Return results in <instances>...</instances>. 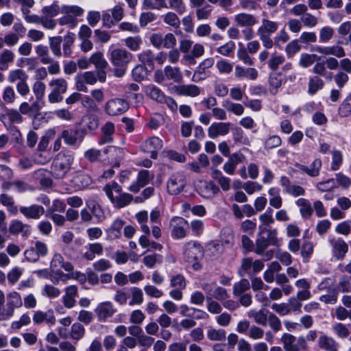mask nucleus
<instances>
[{
    "instance_id": "1",
    "label": "nucleus",
    "mask_w": 351,
    "mask_h": 351,
    "mask_svg": "<svg viewBox=\"0 0 351 351\" xmlns=\"http://www.w3.org/2000/svg\"><path fill=\"white\" fill-rule=\"evenodd\" d=\"M109 59L114 68V75L123 77L127 70L128 64L132 61L133 55L123 48H110L108 51Z\"/></svg>"
},
{
    "instance_id": "2",
    "label": "nucleus",
    "mask_w": 351,
    "mask_h": 351,
    "mask_svg": "<svg viewBox=\"0 0 351 351\" xmlns=\"http://www.w3.org/2000/svg\"><path fill=\"white\" fill-rule=\"evenodd\" d=\"M280 23L267 18H263L256 30V34L265 49H271L274 46L271 36L277 32Z\"/></svg>"
},
{
    "instance_id": "3",
    "label": "nucleus",
    "mask_w": 351,
    "mask_h": 351,
    "mask_svg": "<svg viewBox=\"0 0 351 351\" xmlns=\"http://www.w3.org/2000/svg\"><path fill=\"white\" fill-rule=\"evenodd\" d=\"M104 191L110 202L117 208H123L128 206L133 199L132 195L121 193L122 187L115 182L106 184Z\"/></svg>"
},
{
    "instance_id": "4",
    "label": "nucleus",
    "mask_w": 351,
    "mask_h": 351,
    "mask_svg": "<svg viewBox=\"0 0 351 351\" xmlns=\"http://www.w3.org/2000/svg\"><path fill=\"white\" fill-rule=\"evenodd\" d=\"M63 16L58 19L60 25H68L74 28L77 25V16L84 14V10L78 5H64L61 7V12Z\"/></svg>"
},
{
    "instance_id": "5",
    "label": "nucleus",
    "mask_w": 351,
    "mask_h": 351,
    "mask_svg": "<svg viewBox=\"0 0 351 351\" xmlns=\"http://www.w3.org/2000/svg\"><path fill=\"white\" fill-rule=\"evenodd\" d=\"M71 163V158L60 152L53 161L51 171L56 178H63L70 169Z\"/></svg>"
},
{
    "instance_id": "6",
    "label": "nucleus",
    "mask_w": 351,
    "mask_h": 351,
    "mask_svg": "<svg viewBox=\"0 0 351 351\" xmlns=\"http://www.w3.org/2000/svg\"><path fill=\"white\" fill-rule=\"evenodd\" d=\"M51 88V93L48 95V100L51 104L59 103L62 101V94L66 91L67 82L63 78H56L52 80L49 84Z\"/></svg>"
},
{
    "instance_id": "7",
    "label": "nucleus",
    "mask_w": 351,
    "mask_h": 351,
    "mask_svg": "<svg viewBox=\"0 0 351 351\" xmlns=\"http://www.w3.org/2000/svg\"><path fill=\"white\" fill-rule=\"evenodd\" d=\"M130 108L128 101L122 98L109 99L104 106V111L109 116H118L125 113Z\"/></svg>"
},
{
    "instance_id": "8",
    "label": "nucleus",
    "mask_w": 351,
    "mask_h": 351,
    "mask_svg": "<svg viewBox=\"0 0 351 351\" xmlns=\"http://www.w3.org/2000/svg\"><path fill=\"white\" fill-rule=\"evenodd\" d=\"M171 227V237L174 239H182L186 236V230L189 227L188 221L180 217H173L170 221Z\"/></svg>"
},
{
    "instance_id": "9",
    "label": "nucleus",
    "mask_w": 351,
    "mask_h": 351,
    "mask_svg": "<svg viewBox=\"0 0 351 351\" xmlns=\"http://www.w3.org/2000/svg\"><path fill=\"white\" fill-rule=\"evenodd\" d=\"M163 142L158 136H151L145 140L141 145V149L145 152L150 154V156L153 159H156L158 157V152L162 148Z\"/></svg>"
},
{
    "instance_id": "10",
    "label": "nucleus",
    "mask_w": 351,
    "mask_h": 351,
    "mask_svg": "<svg viewBox=\"0 0 351 351\" xmlns=\"http://www.w3.org/2000/svg\"><path fill=\"white\" fill-rule=\"evenodd\" d=\"M184 256L188 263H193L203 256V248L197 241H189L184 245Z\"/></svg>"
},
{
    "instance_id": "11",
    "label": "nucleus",
    "mask_w": 351,
    "mask_h": 351,
    "mask_svg": "<svg viewBox=\"0 0 351 351\" xmlns=\"http://www.w3.org/2000/svg\"><path fill=\"white\" fill-rule=\"evenodd\" d=\"M186 184L185 176L183 173L177 172L172 174L167 182V191L171 195L179 194Z\"/></svg>"
},
{
    "instance_id": "12",
    "label": "nucleus",
    "mask_w": 351,
    "mask_h": 351,
    "mask_svg": "<svg viewBox=\"0 0 351 351\" xmlns=\"http://www.w3.org/2000/svg\"><path fill=\"white\" fill-rule=\"evenodd\" d=\"M94 312L100 322H105L117 312L116 308L110 301L102 302L97 304Z\"/></svg>"
},
{
    "instance_id": "13",
    "label": "nucleus",
    "mask_w": 351,
    "mask_h": 351,
    "mask_svg": "<svg viewBox=\"0 0 351 351\" xmlns=\"http://www.w3.org/2000/svg\"><path fill=\"white\" fill-rule=\"evenodd\" d=\"M61 138L66 145L79 147L84 140V134L77 130H64L61 133Z\"/></svg>"
},
{
    "instance_id": "14",
    "label": "nucleus",
    "mask_w": 351,
    "mask_h": 351,
    "mask_svg": "<svg viewBox=\"0 0 351 351\" xmlns=\"http://www.w3.org/2000/svg\"><path fill=\"white\" fill-rule=\"evenodd\" d=\"M312 51L321 53L324 56H334L336 58H343L346 56L344 49L339 45L320 46L315 45L311 49Z\"/></svg>"
},
{
    "instance_id": "15",
    "label": "nucleus",
    "mask_w": 351,
    "mask_h": 351,
    "mask_svg": "<svg viewBox=\"0 0 351 351\" xmlns=\"http://www.w3.org/2000/svg\"><path fill=\"white\" fill-rule=\"evenodd\" d=\"M97 81L96 74L92 71H86L75 77L76 88L79 91L86 92V84H95Z\"/></svg>"
},
{
    "instance_id": "16",
    "label": "nucleus",
    "mask_w": 351,
    "mask_h": 351,
    "mask_svg": "<svg viewBox=\"0 0 351 351\" xmlns=\"http://www.w3.org/2000/svg\"><path fill=\"white\" fill-rule=\"evenodd\" d=\"M230 122L213 123L208 129V135L210 138L215 139L219 136H226L230 132Z\"/></svg>"
},
{
    "instance_id": "17",
    "label": "nucleus",
    "mask_w": 351,
    "mask_h": 351,
    "mask_svg": "<svg viewBox=\"0 0 351 351\" xmlns=\"http://www.w3.org/2000/svg\"><path fill=\"white\" fill-rule=\"evenodd\" d=\"M32 319L35 324H41L45 322L49 326H53L56 322L54 312L51 309L47 311H35Z\"/></svg>"
},
{
    "instance_id": "18",
    "label": "nucleus",
    "mask_w": 351,
    "mask_h": 351,
    "mask_svg": "<svg viewBox=\"0 0 351 351\" xmlns=\"http://www.w3.org/2000/svg\"><path fill=\"white\" fill-rule=\"evenodd\" d=\"M153 178L148 170H141L138 172L136 180L133 182L129 186L128 190L133 193H137L140 189L149 183Z\"/></svg>"
},
{
    "instance_id": "19",
    "label": "nucleus",
    "mask_w": 351,
    "mask_h": 351,
    "mask_svg": "<svg viewBox=\"0 0 351 351\" xmlns=\"http://www.w3.org/2000/svg\"><path fill=\"white\" fill-rule=\"evenodd\" d=\"M333 256L337 259L343 258L348 250V244L341 238L329 239Z\"/></svg>"
},
{
    "instance_id": "20",
    "label": "nucleus",
    "mask_w": 351,
    "mask_h": 351,
    "mask_svg": "<svg viewBox=\"0 0 351 351\" xmlns=\"http://www.w3.org/2000/svg\"><path fill=\"white\" fill-rule=\"evenodd\" d=\"M23 304L20 294L16 291H12L7 295V308L5 309L6 317L13 315L15 308H19Z\"/></svg>"
},
{
    "instance_id": "21",
    "label": "nucleus",
    "mask_w": 351,
    "mask_h": 351,
    "mask_svg": "<svg viewBox=\"0 0 351 351\" xmlns=\"http://www.w3.org/2000/svg\"><path fill=\"white\" fill-rule=\"evenodd\" d=\"M143 91L149 99L158 103L166 101V96L162 90L154 84H149L143 86Z\"/></svg>"
},
{
    "instance_id": "22",
    "label": "nucleus",
    "mask_w": 351,
    "mask_h": 351,
    "mask_svg": "<svg viewBox=\"0 0 351 351\" xmlns=\"http://www.w3.org/2000/svg\"><path fill=\"white\" fill-rule=\"evenodd\" d=\"M234 75L237 79H246L255 80L258 77V72L253 67L245 68L241 65H237L234 68Z\"/></svg>"
},
{
    "instance_id": "23",
    "label": "nucleus",
    "mask_w": 351,
    "mask_h": 351,
    "mask_svg": "<svg viewBox=\"0 0 351 351\" xmlns=\"http://www.w3.org/2000/svg\"><path fill=\"white\" fill-rule=\"evenodd\" d=\"M19 210L26 218L33 219H40L45 213L44 207L37 204H32L29 206H21Z\"/></svg>"
},
{
    "instance_id": "24",
    "label": "nucleus",
    "mask_w": 351,
    "mask_h": 351,
    "mask_svg": "<svg viewBox=\"0 0 351 351\" xmlns=\"http://www.w3.org/2000/svg\"><path fill=\"white\" fill-rule=\"evenodd\" d=\"M198 192L202 197L210 199L219 192V189L212 181H204L201 182Z\"/></svg>"
},
{
    "instance_id": "25",
    "label": "nucleus",
    "mask_w": 351,
    "mask_h": 351,
    "mask_svg": "<svg viewBox=\"0 0 351 351\" xmlns=\"http://www.w3.org/2000/svg\"><path fill=\"white\" fill-rule=\"evenodd\" d=\"M174 93L180 96L195 97L200 94V88L195 84H181L175 86Z\"/></svg>"
},
{
    "instance_id": "26",
    "label": "nucleus",
    "mask_w": 351,
    "mask_h": 351,
    "mask_svg": "<svg viewBox=\"0 0 351 351\" xmlns=\"http://www.w3.org/2000/svg\"><path fill=\"white\" fill-rule=\"evenodd\" d=\"M86 251L83 256L88 261H93L96 256H101L104 252V246L101 243L96 242L88 243L86 247Z\"/></svg>"
},
{
    "instance_id": "27",
    "label": "nucleus",
    "mask_w": 351,
    "mask_h": 351,
    "mask_svg": "<svg viewBox=\"0 0 351 351\" xmlns=\"http://www.w3.org/2000/svg\"><path fill=\"white\" fill-rule=\"evenodd\" d=\"M9 231L12 234L22 233L23 237H27L31 234V226L21 221L13 220L10 225Z\"/></svg>"
},
{
    "instance_id": "28",
    "label": "nucleus",
    "mask_w": 351,
    "mask_h": 351,
    "mask_svg": "<svg viewBox=\"0 0 351 351\" xmlns=\"http://www.w3.org/2000/svg\"><path fill=\"white\" fill-rule=\"evenodd\" d=\"M234 20L241 27H253L257 23L256 19L253 14L245 12L234 15Z\"/></svg>"
},
{
    "instance_id": "29",
    "label": "nucleus",
    "mask_w": 351,
    "mask_h": 351,
    "mask_svg": "<svg viewBox=\"0 0 351 351\" xmlns=\"http://www.w3.org/2000/svg\"><path fill=\"white\" fill-rule=\"evenodd\" d=\"M317 344L319 348L326 351H337L339 344L331 337L322 334L318 339Z\"/></svg>"
},
{
    "instance_id": "30",
    "label": "nucleus",
    "mask_w": 351,
    "mask_h": 351,
    "mask_svg": "<svg viewBox=\"0 0 351 351\" xmlns=\"http://www.w3.org/2000/svg\"><path fill=\"white\" fill-rule=\"evenodd\" d=\"M114 125L112 122H106L101 128L102 135L99 140V145H102L106 143H111L113 141V134L114 133Z\"/></svg>"
},
{
    "instance_id": "31",
    "label": "nucleus",
    "mask_w": 351,
    "mask_h": 351,
    "mask_svg": "<svg viewBox=\"0 0 351 351\" xmlns=\"http://www.w3.org/2000/svg\"><path fill=\"white\" fill-rule=\"evenodd\" d=\"M50 268L51 270L60 269L63 268L66 271H73V266L69 262H64V258L60 254H55L51 261Z\"/></svg>"
},
{
    "instance_id": "32",
    "label": "nucleus",
    "mask_w": 351,
    "mask_h": 351,
    "mask_svg": "<svg viewBox=\"0 0 351 351\" xmlns=\"http://www.w3.org/2000/svg\"><path fill=\"white\" fill-rule=\"evenodd\" d=\"M139 62L144 67L148 66L153 69L154 67L155 55L151 49H145L139 53L137 56Z\"/></svg>"
},
{
    "instance_id": "33",
    "label": "nucleus",
    "mask_w": 351,
    "mask_h": 351,
    "mask_svg": "<svg viewBox=\"0 0 351 351\" xmlns=\"http://www.w3.org/2000/svg\"><path fill=\"white\" fill-rule=\"evenodd\" d=\"M15 55L10 49H5L0 53V70H7L14 60Z\"/></svg>"
},
{
    "instance_id": "34",
    "label": "nucleus",
    "mask_w": 351,
    "mask_h": 351,
    "mask_svg": "<svg viewBox=\"0 0 351 351\" xmlns=\"http://www.w3.org/2000/svg\"><path fill=\"white\" fill-rule=\"evenodd\" d=\"M165 75L167 80H172L176 83H180L182 81V74L179 67L166 66L165 67Z\"/></svg>"
},
{
    "instance_id": "35",
    "label": "nucleus",
    "mask_w": 351,
    "mask_h": 351,
    "mask_svg": "<svg viewBox=\"0 0 351 351\" xmlns=\"http://www.w3.org/2000/svg\"><path fill=\"white\" fill-rule=\"evenodd\" d=\"M72 182L77 189H82L90 185L92 178L88 174L78 173L73 178Z\"/></svg>"
},
{
    "instance_id": "36",
    "label": "nucleus",
    "mask_w": 351,
    "mask_h": 351,
    "mask_svg": "<svg viewBox=\"0 0 351 351\" xmlns=\"http://www.w3.org/2000/svg\"><path fill=\"white\" fill-rule=\"evenodd\" d=\"M296 337L289 333L282 334L280 341L283 345V349L285 351H298L295 346Z\"/></svg>"
},
{
    "instance_id": "37",
    "label": "nucleus",
    "mask_w": 351,
    "mask_h": 351,
    "mask_svg": "<svg viewBox=\"0 0 351 351\" xmlns=\"http://www.w3.org/2000/svg\"><path fill=\"white\" fill-rule=\"evenodd\" d=\"M143 39L141 36H128L124 39V45L132 51H137L141 49Z\"/></svg>"
},
{
    "instance_id": "38",
    "label": "nucleus",
    "mask_w": 351,
    "mask_h": 351,
    "mask_svg": "<svg viewBox=\"0 0 351 351\" xmlns=\"http://www.w3.org/2000/svg\"><path fill=\"white\" fill-rule=\"evenodd\" d=\"M320 57L314 53H302L299 60V65L302 68H308L313 65Z\"/></svg>"
},
{
    "instance_id": "39",
    "label": "nucleus",
    "mask_w": 351,
    "mask_h": 351,
    "mask_svg": "<svg viewBox=\"0 0 351 351\" xmlns=\"http://www.w3.org/2000/svg\"><path fill=\"white\" fill-rule=\"evenodd\" d=\"M331 155L330 170L335 171L341 168L343 162V155L341 151L335 149L332 150Z\"/></svg>"
},
{
    "instance_id": "40",
    "label": "nucleus",
    "mask_w": 351,
    "mask_h": 351,
    "mask_svg": "<svg viewBox=\"0 0 351 351\" xmlns=\"http://www.w3.org/2000/svg\"><path fill=\"white\" fill-rule=\"evenodd\" d=\"M259 220L261 224L259 226V230L261 234H264V230H266L267 226L274 222V219L272 217V210L268 209L265 213L259 216Z\"/></svg>"
},
{
    "instance_id": "41",
    "label": "nucleus",
    "mask_w": 351,
    "mask_h": 351,
    "mask_svg": "<svg viewBox=\"0 0 351 351\" xmlns=\"http://www.w3.org/2000/svg\"><path fill=\"white\" fill-rule=\"evenodd\" d=\"M222 106L228 112L233 113L236 116H241L244 112V107L239 103H234L230 100H224Z\"/></svg>"
},
{
    "instance_id": "42",
    "label": "nucleus",
    "mask_w": 351,
    "mask_h": 351,
    "mask_svg": "<svg viewBox=\"0 0 351 351\" xmlns=\"http://www.w3.org/2000/svg\"><path fill=\"white\" fill-rule=\"evenodd\" d=\"M62 42V37L60 36L50 37L49 39V44L51 51L53 54L60 58L62 56L61 43Z\"/></svg>"
},
{
    "instance_id": "43",
    "label": "nucleus",
    "mask_w": 351,
    "mask_h": 351,
    "mask_svg": "<svg viewBox=\"0 0 351 351\" xmlns=\"http://www.w3.org/2000/svg\"><path fill=\"white\" fill-rule=\"evenodd\" d=\"M324 81L317 76L310 77L308 86V93L313 95L324 86Z\"/></svg>"
},
{
    "instance_id": "44",
    "label": "nucleus",
    "mask_w": 351,
    "mask_h": 351,
    "mask_svg": "<svg viewBox=\"0 0 351 351\" xmlns=\"http://www.w3.org/2000/svg\"><path fill=\"white\" fill-rule=\"evenodd\" d=\"M75 34L72 32H68L63 38V53L64 56L69 57L72 53V45L74 43Z\"/></svg>"
},
{
    "instance_id": "45",
    "label": "nucleus",
    "mask_w": 351,
    "mask_h": 351,
    "mask_svg": "<svg viewBox=\"0 0 351 351\" xmlns=\"http://www.w3.org/2000/svg\"><path fill=\"white\" fill-rule=\"evenodd\" d=\"M27 78L28 75L26 73L20 69L11 70L8 76V80L10 83L27 80Z\"/></svg>"
},
{
    "instance_id": "46",
    "label": "nucleus",
    "mask_w": 351,
    "mask_h": 351,
    "mask_svg": "<svg viewBox=\"0 0 351 351\" xmlns=\"http://www.w3.org/2000/svg\"><path fill=\"white\" fill-rule=\"evenodd\" d=\"M35 51L43 64H47L51 62L52 58L49 54V49L47 46L38 45L36 47Z\"/></svg>"
},
{
    "instance_id": "47",
    "label": "nucleus",
    "mask_w": 351,
    "mask_h": 351,
    "mask_svg": "<svg viewBox=\"0 0 351 351\" xmlns=\"http://www.w3.org/2000/svg\"><path fill=\"white\" fill-rule=\"evenodd\" d=\"M250 285L247 279H242L238 282H236L233 286V294L235 297H239L241 295L245 294V291L249 290Z\"/></svg>"
},
{
    "instance_id": "48",
    "label": "nucleus",
    "mask_w": 351,
    "mask_h": 351,
    "mask_svg": "<svg viewBox=\"0 0 351 351\" xmlns=\"http://www.w3.org/2000/svg\"><path fill=\"white\" fill-rule=\"evenodd\" d=\"M269 91L271 94L276 95L278 92V88L282 85V76L279 73H271L269 75Z\"/></svg>"
},
{
    "instance_id": "49",
    "label": "nucleus",
    "mask_w": 351,
    "mask_h": 351,
    "mask_svg": "<svg viewBox=\"0 0 351 351\" xmlns=\"http://www.w3.org/2000/svg\"><path fill=\"white\" fill-rule=\"evenodd\" d=\"M143 5L148 10H160L162 8H167L166 0H143Z\"/></svg>"
},
{
    "instance_id": "50",
    "label": "nucleus",
    "mask_w": 351,
    "mask_h": 351,
    "mask_svg": "<svg viewBox=\"0 0 351 351\" xmlns=\"http://www.w3.org/2000/svg\"><path fill=\"white\" fill-rule=\"evenodd\" d=\"M213 8L212 5L206 3L204 5L197 8L195 15L198 21L208 19L213 12Z\"/></svg>"
},
{
    "instance_id": "51",
    "label": "nucleus",
    "mask_w": 351,
    "mask_h": 351,
    "mask_svg": "<svg viewBox=\"0 0 351 351\" xmlns=\"http://www.w3.org/2000/svg\"><path fill=\"white\" fill-rule=\"evenodd\" d=\"M41 12L43 14L42 16L53 18L61 12V8L59 7L57 3H53L50 5L43 7Z\"/></svg>"
},
{
    "instance_id": "52",
    "label": "nucleus",
    "mask_w": 351,
    "mask_h": 351,
    "mask_svg": "<svg viewBox=\"0 0 351 351\" xmlns=\"http://www.w3.org/2000/svg\"><path fill=\"white\" fill-rule=\"evenodd\" d=\"M132 300L129 302L130 306L140 305L143 302V291L138 287H132L130 289Z\"/></svg>"
},
{
    "instance_id": "53",
    "label": "nucleus",
    "mask_w": 351,
    "mask_h": 351,
    "mask_svg": "<svg viewBox=\"0 0 351 351\" xmlns=\"http://www.w3.org/2000/svg\"><path fill=\"white\" fill-rule=\"evenodd\" d=\"M163 22L174 28H178L180 25V20L178 15L173 12H168L162 16Z\"/></svg>"
},
{
    "instance_id": "54",
    "label": "nucleus",
    "mask_w": 351,
    "mask_h": 351,
    "mask_svg": "<svg viewBox=\"0 0 351 351\" xmlns=\"http://www.w3.org/2000/svg\"><path fill=\"white\" fill-rule=\"evenodd\" d=\"M204 53V47L202 45L197 43L193 47L191 54H186L184 56V59L194 63V58H199Z\"/></svg>"
},
{
    "instance_id": "55",
    "label": "nucleus",
    "mask_w": 351,
    "mask_h": 351,
    "mask_svg": "<svg viewBox=\"0 0 351 351\" xmlns=\"http://www.w3.org/2000/svg\"><path fill=\"white\" fill-rule=\"evenodd\" d=\"M90 61L95 66L96 69H106L108 66V62L101 52L93 53L90 58Z\"/></svg>"
},
{
    "instance_id": "56",
    "label": "nucleus",
    "mask_w": 351,
    "mask_h": 351,
    "mask_svg": "<svg viewBox=\"0 0 351 351\" xmlns=\"http://www.w3.org/2000/svg\"><path fill=\"white\" fill-rule=\"evenodd\" d=\"M60 293L61 291L58 288L49 284L45 285L41 291L42 295L51 299L58 298Z\"/></svg>"
},
{
    "instance_id": "57",
    "label": "nucleus",
    "mask_w": 351,
    "mask_h": 351,
    "mask_svg": "<svg viewBox=\"0 0 351 351\" xmlns=\"http://www.w3.org/2000/svg\"><path fill=\"white\" fill-rule=\"evenodd\" d=\"M216 67L220 74H230L233 69V63L228 60L221 59L216 63Z\"/></svg>"
},
{
    "instance_id": "58",
    "label": "nucleus",
    "mask_w": 351,
    "mask_h": 351,
    "mask_svg": "<svg viewBox=\"0 0 351 351\" xmlns=\"http://www.w3.org/2000/svg\"><path fill=\"white\" fill-rule=\"evenodd\" d=\"M56 132L54 129L48 130L44 136H42L40 141L38 145V149L39 151H44L48 147L49 141L51 138H53L55 136Z\"/></svg>"
},
{
    "instance_id": "59",
    "label": "nucleus",
    "mask_w": 351,
    "mask_h": 351,
    "mask_svg": "<svg viewBox=\"0 0 351 351\" xmlns=\"http://www.w3.org/2000/svg\"><path fill=\"white\" fill-rule=\"evenodd\" d=\"M136 219L138 223L141 224V230L145 234H149L150 230L149 226L146 224L148 219V213L146 210H143L136 215Z\"/></svg>"
},
{
    "instance_id": "60",
    "label": "nucleus",
    "mask_w": 351,
    "mask_h": 351,
    "mask_svg": "<svg viewBox=\"0 0 351 351\" xmlns=\"http://www.w3.org/2000/svg\"><path fill=\"white\" fill-rule=\"evenodd\" d=\"M338 290L336 288L330 289L326 294L322 295L319 300L326 304H335L337 301Z\"/></svg>"
},
{
    "instance_id": "61",
    "label": "nucleus",
    "mask_w": 351,
    "mask_h": 351,
    "mask_svg": "<svg viewBox=\"0 0 351 351\" xmlns=\"http://www.w3.org/2000/svg\"><path fill=\"white\" fill-rule=\"evenodd\" d=\"M85 332L84 327L80 323H74L71 326V337L76 341L81 339Z\"/></svg>"
},
{
    "instance_id": "62",
    "label": "nucleus",
    "mask_w": 351,
    "mask_h": 351,
    "mask_svg": "<svg viewBox=\"0 0 351 351\" xmlns=\"http://www.w3.org/2000/svg\"><path fill=\"white\" fill-rule=\"evenodd\" d=\"M334 35V29L329 27L325 26L319 31V41L322 43H328Z\"/></svg>"
},
{
    "instance_id": "63",
    "label": "nucleus",
    "mask_w": 351,
    "mask_h": 351,
    "mask_svg": "<svg viewBox=\"0 0 351 351\" xmlns=\"http://www.w3.org/2000/svg\"><path fill=\"white\" fill-rule=\"evenodd\" d=\"M242 188L247 194L252 195L255 192L262 191L263 186L256 182L247 181L242 184Z\"/></svg>"
},
{
    "instance_id": "64",
    "label": "nucleus",
    "mask_w": 351,
    "mask_h": 351,
    "mask_svg": "<svg viewBox=\"0 0 351 351\" xmlns=\"http://www.w3.org/2000/svg\"><path fill=\"white\" fill-rule=\"evenodd\" d=\"M285 60L284 56L277 53L272 54L271 57L268 61V66L273 71L278 69L279 66L282 64Z\"/></svg>"
}]
</instances>
